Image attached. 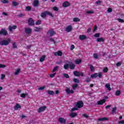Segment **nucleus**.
<instances>
[{
    "label": "nucleus",
    "instance_id": "1",
    "mask_svg": "<svg viewBox=\"0 0 124 124\" xmlns=\"http://www.w3.org/2000/svg\"><path fill=\"white\" fill-rule=\"evenodd\" d=\"M11 40L10 39H8L7 40H4L2 41H0V45H1L2 46H6L7 45H8L9 43H10V42Z\"/></svg>",
    "mask_w": 124,
    "mask_h": 124
},
{
    "label": "nucleus",
    "instance_id": "2",
    "mask_svg": "<svg viewBox=\"0 0 124 124\" xmlns=\"http://www.w3.org/2000/svg\"><path fill=\"white\" fill-rule=\"evenodd\" d=\"M73 74L76 77H80V76H81L82 77H84V73H80V72L77 71H74Z\"/></svg>",
    "mask_w": 124,
    "mask_h": 124
},
{
    "label": "nucleus",
    "instance_id": "3",
    "mask_svg": "<svg viewBox=\"0 0 124 124\" xmlns=\"http://www.w3.org/2000/svg\"><path fill=\"white\" fill-rule=\"evenodd\" d=\"M83 106L84 103H83L82 101L78 102L76 104V107H77L78 108H82Z\"/></svg>",
    "mask_w": 124,
    "mask_h": 124
},
{
    "label": "nucleus",
    "instance_id": "4",
    "mask_svg": "<svg viewBox=\"0 0 124 124\" xmlns=\"http://www.w3.org/2000/svg\"><path fill=\"white\" fill-rule=\"evenodd\" d=\"M8 32L6 30L4 29H1V31H0V35H7Z\"/></svg>",
    "mask_w": 124,
    "mask_h": 124
},
{
    "label": "nucleus",
    "instance_id": "5",
    "mask_svg": "<svg viewBox=\"0 0 124 124\" xmlns=\"http://www.w3.org/2000/svg\"><path fill=\"white\" fill-rule=\"evenodd\" d=\"M46 33L47 34H50V36H53V35L56 34V32L54 31L53 29H51L49 30Z\"/></svg>",
    "mask_w": 124,
    "mask_h": 124
},
{
    "label": "nucleus",
    "instance_id": "6",
    "mask_svg": "<svg viewBox=\"0 0 124 124\" xmlns=\"http://www.w3.org/2000/svg\"><path fill=\"white\" fill-rule=\"evenodd\" d=\"M46 108H47V107L46 106H43L41 107L38 109V113H41V112H43L46 110Z\"/></svg>",
    "mask_w": 124,
    "mask_h": 124
},
{
    "label": "nucleus",
    "instance_id": "7",
    "mask_svg": "<svg viewBox=\"0 0 124 124\" xmlns=\"http://www.w3.org/2000/svg\"><path fill=\"white\" fill-rule=\"evenodd\" d=\"M28 24L29 26H34V20L32 18H30L28 20Z\"/></svg>",
    "mask_w": 124,
    "mask_h": 124
},
{
    "label": "nucleus",
    "instance_id": "8",
    "mask_svg": "<svg viewBox=\"0 0 124 124\" xmlns=\"http://www.w3.org/2000/svg\"><path fill=\"white\" fill-rule=\"evenodd\" d=\"M25 32H26V34H30V33H31V29L29 28H25Z\"/></svg>",
    "mask_w": 124,
    "mask_h": 124
},
{
    "label": "nucleus",
    "instance_id": "9",
    "mask_svg": "<svg viewBox=\"0 0 124 124\" xmlns=\"http://www.w3.org/2000/svg\"><path fill=\"white\" fill-rule=\"evenodd\" d=\"M66 93H67V94H70V93H74V91L71 90H70V88H67L65 90Z\"/></svg>",
    "mask_w": 124,
    "mask_h": 124
},
{
    "label": "nucleus",
    "instance_id": "10",
    "mask_svg": "<svg viewBox=\"0 0 124 124\" xmlns=\"http://www.w3.org/2000/svg\"><path fill=\"white\" fill-rule=\"evenodd\" d=\"M72 31V26L71 25L68 26L65 29L66 32H70Z\"/></svg>",
    "mask_w": 124,
    "mask_h": 124
},
{
    "label": "nucleus",
    "instance_id": "11",
    "mask_svg": "<svg viewBox=\"0 0 124 124\" xmlns=\"http://www.w3.org/2000/svg\"><path fill=\"white\" fill-rule=\"evenodd\" d=\"M106 102V100L103 99L97 102L98 105H103Z\"/></svg>",
    "mask_w": 124,
    "mask_h": 124
},
{
    "label": "nucleus",
    "instance_id": "12",
    "mask_svg": "<svg viewBox=\"0 0 124 124\" xmlns=\"http://www.w3.org/2000/svg\"><path fill=\"white\" fill-rule=\"evenodd\" d=\"M59 122H60L61 124H65V123H66L65 119L62 117H60L59 118Z\"/></svg>",
    "mask_w": 124,
    "mask_h": 124
},
{
    "label": "nucleus",
    "instance_id": "13",
    "mask_svg": "<svg viewBox=\"0 0 124 124\" xmlns=\"http://www.w3.org/2000/svg\"><path fill=\"white\" fill-rule=\"evenodd\" d=\"M39 4V0H34L33 3V5L34 7H37Z\"/></svg>",
    "mask_w": 124,
    "mask_h": 124
},
{
    "label": "nucleus",
    "instance_id": "14",
    "mask_svg": "<svg viewBox=\"0 0 124 124\" xmlns=\"http://www.w3.org/2000/svg\"><path fill=\"white\" fill-rule=\"evenodd\" d=\"M70 5L69 2L66 1L62 3L63 7H68Z\"/></svg>",
    "mask_w": 124,
    "mask_h": 124
},
{
    "label": "nucleus",
    "instance_id": "15",
    "mask_svg": "<svg viewBox=\"0 0 124 124\" xmlns=\"http://www.w3.org/2000/svg\"><path fill=\"white\" fill-rule=\"evenodd\" d=\"M34 31H37V32L41 31H42V28L40 27H34Z\"/></svg>",
    "mask_w": 124,
    "mask_h": 124
},
{
    "label": "nucleus",
    "instance_id": "16",
    "mask_svg": "<svg viewBox=\"0 0 124 124\" xmlns=\"http://www.w3.org/2000/svg\"><path fill=\"white\" fill-rule=\"evenodd\" d=\"M54 55V56H58L59 57H62V52L61 51H58L56 52H55Z\"/></svg>",
    "mask_w": 124,
    "mask_h": 124
},
{
    "label": "nucleus",
    "instance_id": "17",
    "mask_svg": "<svg viewBox=\"0 0 124 124\" xmlns=\"http://www.w3.org/2000/svg\"><path fill=\"white\" fill-rule=\"evenodd\" d=\"M17 29V26L16 25H14L13 26H10L9 27V31H12V30H16Z\"/></svg>",
    "mask_w": 124,
    "mask_h": 124
},
{
    "label": "nucleus",
    "instance_id": "18",
    "mask_svg": "<svg viewBox=\"0 0 124 124\" xmlns=\"http://www.w3.org/2000/svg\"><path fill=\"white\" fill-rule=\"evenodd\" d=\"M79 38L80 40H85L87 38V36L85 35H80L79 36Z\"/></svg>",
    "mask_w": 124,
    "mask_h": 124
},
{
    "label": "nucleus",
    "instance_id": "19",
    "mask_svg": "<svg viewBox=\"0 0 124 124\" xmlns=\"http://www.w3.org/2000/svg\"><path fill=\"white\" fill-rule=\"evenodd\" d=\"M69 67L70 69H74L75 68V64L72 62H71L69 64Z\"/></svg>",
    "mask_w": 124,
    "mask_h": 124
},
{
    "label": "nucleus",
    "instance_id": "20",
    "mask_svg": "<svg viewBox=\"0 0 124 124\" xmlns=\"http://www.w3.org/2000/svg\"><path fill=\"white\" fill-rule=\"evenodd\" d=\"M78 114H77V113H74V112H71L69 114V116L70 117H71V118H75V117H77V116Z\"/></svg>",
    "mask_w": 124,
    "mask_h": 124
},
{
    "label": "nucleus",
    "instance_id": "21",
    "mask_svg": "<svg viewBox=\"0 0 124 124\" xmlns=\"http://www.w3.org/2000/svg\"><path fill=\"white\" fill-rule=\"evenodd\" d=\"M97 42H104L105 41V39L100 37V38H98L96 39Z\"/></svg>",
    "mask_w": 124,
    "mask_h": 124
},
{
    "label": "nucleus",
    "instance_id": "22",
    "mask_svg": "<svg viewBox=\"0 0 124 124\" xmlns=\"http://www.w3.org/2000/svg\"><path fill=\"white\" fill-rule=\"evenodd\" d=\"M99 122H102L103 121H108V118L107 117H103V118H99L98 119Z\"/></svg>",
    "mask_w": 124,
    "mask_h": 124
},
{
    "label": "nucleus",
    "instance_id": "23",
    "mask_svg": "<svg viewBox=\"0 0 124 124\" xmlns=\"http://www.w3.org/2000/svg\"><path fill=\"white\" fill-rule=\"evenodd\" d=\"M21 105H20L18 103L16 104V106L14 107V109L16 110H18V109L21 108Z\"/></svg>",
    "mask_w": 124,
    "mask_h": 124
},
{
    "label": "nucleus",
    "instance_id": "24",
    "mask_svg": "<svg viewBox=\"0 0 124 124\" xmlns=\"http://www.w3.org/2000/svg\"><path fill=\"white\" fill-rule=\"evenodd\" d=\"M46 92L49 95H54V94H55V92L53 91L47 90Z\"/></svg>",
    "mask_w": 124,
    "mask_h": 124
},
{
    "label": "nucleus",
    "instance_id": "25",
    "mask_svg": "<svg viewBox=\"0 0 124 124\" xmlns=\"http://www.w3.org/2000/svg\"><path fill=\"white\" fill-rule=\"evenodd\" d=\"M46 58V55H43L40 59V62H43L44 61H45V59Z\"/></svg>",
    "mask_w": 124,
    "mask_h": 124
},
{
    "label": "nucleus",
    "instance_id": "26",
    "mask_svg": "<svg viewBox=\"0 0 124 124\" xmlns=\"http://www.w3.org/2000/svg\"><path fill=\"white\" fill-rule=\"evenodd\" d=\"M105 88H106L108 91L110 92L111 91V87L110 86V84L109 83H107L105 85Z\"/></svg>",
    "mask_w": 124,
    "mask_h": 124
},
{
    "label": "nucleus",
    "instance_id": "27",
    "mask_svg": "<svg viewBox=\"0 0 124 124\" xmlns=\"http://www.w3.org/2000/svg\"><path fill=\"white\" fill-rule=\"evenodd\" d=\"M46 16H47V14L46 11L42 13L41 14V16L42 17V18H45Z\"/></svg>",
    "mask_w": 124,
    "mask_h": 124
},
{
    "label": "nucleus",
    "instance_id": "28",
    "mask_svg": "<svg viewBox=\"0 0 124 124\" xmlns=\"http://www.w3.org/2000/svg\"><path fill=\"white\" fill-rule=\"evenodd\" d=\"M20 72H21V69H20V68H18V69H17L16 71V72H15V74H14V75H18V74H19V73H20Z\"/></svg>",
    "mask_w": 124,
    "mask_h": 124
},
{
    "label": "nucleus",
    "instance_id": "29",
    "mask_svg": "<svg viewBox=\"0 0 124 124\" xmlns=\"http://www.w3.org/2000/svg\"><path fill=\"white\" fill-rule=\"evenodd\" d=\"M91 77V78H97V77H98V75H97V73L92 74Z\"/></svg>",
    "mask_w": 124,
    "mask_h": 124
},
{
    "label": "nucleus",
    "instance_id": "30",
    "mask_svg": "<svg viewBox=\"0 0 124 124\" xmlns=\"http://www.w3.org/2000/svg\"><path fill=\"white\" fill-rule=\"evenodd\" d=\"M81 62H82V60L81 59H77L75 61V63H76V64H80Z\"/></svg>",
    "mask_w": 124,
    "mask_h": 124
},
{
    "label": "nucleus",
    "instance_id": "31",
    "mask_svg": "<svg viewBox=\"0 0 124 124\" xmlns=\"http://www.w3.org/2000/svg\"><path fill=\"white\" fill-rule=\"evenodd\" d=\"M28 95H29V94L28 93H22L20 94V97H22V98H25V97H26V96Z\"/></svg>",
    "mask_w": 124,
    "mask_h": 124
},
{
    "label": "nucleus",
    "instance_id": "32",
    "mask_svg": "<svg viewBox=\"0 0 124 124\" xmlns=\"http://www.w3.org/2000/svg\"><path fill=\"white\" fill-rule=\"evenodd\" d=\"M12 4H13V6H18V5H19V3H18L15 1H13L12 2Z\"/></svg>",
    "mask_w": 124,
    "mask_h": 124
},
{
    "label": "nucleus",
    "instance_id": "33",
    "mask_svg": "<svg viewBox=\"0 0 124 124\" xmlns=\"http://www.w3.org/2000/svg\"><path fill=\"white\" fill-rule=\"evenodd\" d=\"M116 111H117V107L113 108L112 109L111 114H112V115H114V114H115V112H116Z\"/></svg>",
    "mask_w": 124,
    "mask_h": 124
},
{
    "label": "nucleus",
    "instance_id": "34",
    "mask_svg": "<svg viewBox=\"0 0 124 124\" xmlns=\"http://www.w3.org/2000/svg\"><path fill=\"white\" fill-rule=\"evenodd\" d=\"M73 81L74 82V83H76L77 84H79L80 82L79 79L76 78H73Z\"/></svg>",
    "mask_w": 124,
    "mask_h": 124
},
{
    "label": "nucleus",
    "instance_id": "35",
    "mask_svg": "<svg viewBox=\"0 0 124 124\" xmlns=\"http://www.w3.org/2000/svg\"><path fill=\"white\" fill-rule=\"evenodd\" d=\"M120 94H121V91L118 90L115 92V95H116V96H119Z\"/></svg>",
    "mask_w": 124,
    "mask_h": 124
},
{
    "label": "nucleus",
    "instance_id": "36",
    "mask_svg": "<svg viewBox=\"0 0 124 124\" xmlns=\"http://www.w3.org/2000/svg\"><path fill=\"white\" fill-rule=\"evenodd\" d=\"M74 22H80V19L78 17H74L73 18Z\"/></svg>",
    "mask_w": 124,
    "mask_h": 124
},
{
    "label": "nucleus",
    "instance_id": "37",
    "mask_svg": "<svg viewBox=\"0 0 124 124\" xmlns=\"http://www.w3.org/2000/svg\"><path fill=\"white\" fill-rule=\"evenodd\" d=\"M59 69V66H56L54 67L53 69L52 70V72H56Z\"/></svg>",
    "mask_w": 124,
    "mask_h": 124
},
{
    "label": "nucleus",
    "instance_id": "38",
    "mask_svg": "<svg viewBox=\"0 0 124 124\" xmlns=\"http://www.w3.org/2000/svg\"><path fill=\"white\" fill-rule=\"evenodd\" d=\"M86 13H87V14H93V13H94V12H93V11L89 10L86 11Z\"/></svg>",
    "mask_w": 124,
    "mask_h": 124
},
{
    "label": "nucleus",
    "instance_id": "39",
    "mask_svg": "<svg viewBox=\"0 0 124 124\" xmlns=\"http://www.w3.org/2000/svg\"><path fill=\"white\" fill-rule=\"evenodd\" d=\"M64 69H68V67H69V64L66 63L64 65Z\"/></svg>",
    "mask_w": 124,
    "mask_h": 124
},
{
    "label": "nucleus",
    "instance_id": "40",
    "mask_svg": "<svg viewBox=\"0 0 124 124\" xmlns=\"http://www.w3.org/2000/svg\"><path fill=\"white\" fill-rule=\"evenodd\" d=\"M90 68L91 71H94V67H93V65L91 64L90 65Z\"/></svg>",
    "mask_w": 124,
    "mask_h": 124
},
{
    "label": "nucleus",
    "instance_id": "41",
    "mask_svg": "<svg viewBox=\"0 0 124 124\" xmlns=\"http://www.w3.org/2000/svg\"><path fill=\"white\" fill-rule=\"evenodd\" d=\"M100 37V33H96L94 34V37L98 38Z\"/></svg>",
    "mask_w": 124,
    "mask_h": 124
},
{
    "label": "nucleus",
    "instance_id": "42",
    "mask_svg": "<svg viewBox=\"0 0 124 124\" xmlns=\"http://www.w3.org/2000/svg\"><path fill=\"white\" fill-rule=\"evenodd\" d=\"M93 56L94 59H95V60H97V59H98V55L96 53H94L93 54Z\"/></svg>",
    "mask_w": 124,
    "mask_h": 124
},
{
    "label": "nucleus",
    "instance_id": "43",
    "mask_svg": "<svg viewBox=\"0 0 124 124\" xmlns=\"http://www.w3.org/2000/svg\"><path fill=\"white\" fill-rule=\"evenodd\" d=\"M103 72L105 73H107L108 72V67H105L103 70Z\"/></svg>",
    "mask_w": 124,
    "mask_h": 124
},
{
    "label": "nucleus",
    "instance_id": "44",
    "mask_svg": "<svg viewBox=\"0 0 124 124\" xmlns=\"http://www.w3.org/2000/svg\"><path fill=\"white\" fill-rule=\"evenodd\" d=\"M77 87H78V84H75L73 85V90H76V89H77Z\"/></svg>",
    "mask_w": 124,
    "mask_h": 124
},
{
    "label": "nucleus",
    "instance_id": "45",
    "mask_svg": "<svg viewBox=\"0 0 124 124\" xmlns=\"http://www.w3.org/2000/svg\"><path fill=\"white\" fill-rule=\"evenodd\" d=\"M63 77L66 79H68V78H69V75H68L67 74H63Z\"/></svg>",
    "mask_w": 124,
    "mask_h": 124
},
{
    "label": "nucleus",
    "instance_id": "46",
    "mask_svg": "<svg viewBox=\"0 0 124 124\" xmlns=\"http://www.w3.org/2000/svg\"><path fill=\"white\" fill-rule=\"evenodd\" d=\"M117 20L119 23H124V20L122 18H118Z\"/></svg>",
    "mask_w": 124,
    "mask_h": 124
},
{
    "label": "nucleus",
    "instance_id": "47",
    "mask_svg": "<svg viewBox=\"0 0 124 124\" xmlns=\"http://www.w3.org/2000/svg\"><path fill=\"white\" fill-rule=\"evenodd\" d=\"M26 10L27 11H31V7L30 6H27L26 7Z\"/></svg>",
    "mask_w": 124,
    "mask_h": 124
},
{
    "label": "nucleus",
    "instance_id": "48",
    "mask_svg": "<svg viewBox=\"0 0 124 124\" xmlns=\"http://www.w3.org/2000/svg\"><path fill=\"white\" fill-rule=\"evenodd\" d=\"M46 15H49L51 17H53V14L50 13V12L46 11Z\"/></svg>",
    "mask_w": 124,
    "mask_h": 124
},
{
    "label": "nucleus",
    "instance_id": "49",
    "mask_svg": "<svg viewBox=\"0 0 124 124\" xmlns=\"http://www.w3.org/2000/svg\"><path fill=\"white\" fill-rule=\"evenodd\" d=\"M35 25H41V20H37L35 23Z\"/></svg>",
    "mask_w": 124,
    "mask_h": 124
},
{
    "label": "nucleus",
    "instance_id": "50",
    "mask_svg": "<svg viewBox=\"0 0 124 124\" xmlns=\"http://www.w3.org/2000/svg\"><path fill=\"white\" fill-rule=\"evenodd\" d=\"M1 2H2V3H4V4L8 3V0H1Z\"/></svg>",
    "mask_w": 124,
    "mask_h": 124
},
{
    "label": "nucleus",
    "instance_id": "51",
    "mask_svg": "<svg viewBox=\"0 0 124 124\" xmlns=\"http://www.w3.org/2000/svg\"><path fill=\"white\" fill-rule=\"evenodd\" d=\"M56 74H57V73H54L53 74H50V78H54V77H55V75H56Z\"/></svg>",
    "mask_w": 124,
    "mask_h": 124
},
{
    "label": "nucleus",
    "instance_id": "52",
    "mask_svg": "<svg viewBox=\"0 0 124 124\" xmlns=\"http://www.w3.org/2000/svg\"><path fill=\"white\" fill-rule=\"evenodd\" d=\"M53 10L54 11H59V8H58L56 6H54L53 7Z\"/></svg>",
    "mask_w": 124,
    "mask_h": 124
},
{
    "label": "nucleus",
    "instance_id": "53",
    "mask_svg": "<svg viewBox=\"0 0 124 124\" xmlns=\"http://www.w3.org/2000/svg\"><path fill=\"white\" fill-rule=\"evenodd\" d=\"M5 78V75L2 74L1 75V80H3Z\"/></svg>",
    "mask_w": 124,
    "mask_h": 124
},
{
    "label": "nucleus",
    "instance_id": "54",
    "mask_svg": "<svg viewBox=\"0 0 124 124\" xmlns=\"http://www.w3.org/2000/svg\"><path fill=\"white\" fill-rule=\"evenodd\" d=\"M6 67V65L2 64H0V68H3Z\"/></svg>",
    "mask_w": 124,
    "mask_h": 124
},
{
    "label": "nucleus",
    "instance_id": "55",
    "mask_svg": "<svg viewBox=\"0 0 124 124\" xmlns=\"http://www.w3.org/2000/svg\"><path fill=\"white\" fill-rule=\"evenodd\" d=\"M86 81L87 83H90V82H91V78H86Z\"/></svg>",
    "mask_w": 124,
    "mask_h": 124
},
{
    "label": "nucleus",
    "instance_id": "56",
    "mask_svg": "<svg viewBox=\"0 0 124 124\" xmlns=\"http://www.w3.org/2000/svg\"><path fill=\"white\" fill-rule=\"evenodd\" d=\"M44 89H45V86H43V87H41L39 88L38 89V90L39 91H42V90H44Z\"/></svg>",
    "mask_w": 124,
    "mask_h": 124
},
{
    "label": "nucleus",
    "instance_id": "57",
    "mask_svg": "<svg viewBox=\"0 0 124 124\" xmlns=\"http://www.w3.org/2000/svg\"><path fill=\"white\" fill-rule=\"evenodd\" d=\"M76 110H78V108H73L71 109V112L76 111Z\"/></svg>",
    "mask_w": 124,
    "mask_h": 124
},
{
    "label": "nucleus",
    "instance_id": "58",
    "mask_svg": "<svg viewBox=\"0 0 124 124\" xmlns=\"http://www.w3.org/2000/svg\"><path fill=\"white\" fill-rule=\"evenodd\" d=\"M97 26H96V25H95L94 26V28H93V31L94 32V31H97Z\"/></svg>",
    "mask_w": 124,
    "mask_h": 124
},
{
    "label": "nucleus",
    "instance_id": "59",
    "mask_svg": "<svg viewBox=\"0 0 124 124\" xmlns=\"http://www.w3.org/2000/svg\"><path fill=\"white\" fill-rule=\"evenodd\" d=\"M112 10H113L112 9V8H109L108 9V13H110L112 12Z\"/></svg>",
    "mask_w": 124,
    "mask_h": 124
},
{
    "label": "nucleus",
    "instance_id": "60",
    "mask_svg": "<svg viewBox=\"0 0 124 124\" xmlns=\"http://www.w3.org/2000/svg\"><path fill=\"white\" fill-rule=\"evenodd\" d=\"M98 77H99V78H101V77H102V73L101 72L99 73L98 75Z\"/></svg>",
    "mask_w": 124,
    "mask_h": 124
},
{
    "label": "nucleus",
    "instance_id": "61",
    "mask_svg": "<svg viewBox=\"0 0 124 124\" xmlns=\"http://www.w3.org/2000/svg\"><path fill=\"white\" fill-rule=\"evenodd\" d=\"M83 116L84 117V118H86V119H88L89 118V115H87V114H83Z\"/></svg>",
    "mask_w": 124,
    "mask_h": 124
},
{
    "label": "nucleus",
    "instance_id": "62",
    "mask_svg": "<svg viewBox=\"0 0 124 124\" xmlns=\"http://www.w3.org/2000/svg\"><path fill=\"white\" fill-rule=\"evenodd\" d=\"M13 47L14 48H17V45H16V43H14L13 44Z\"/></svg>",
    "mask_w": 124,
    "mask_h": 124
},
{
    "label": "nucleus",
    "instance_id": "63",
    "mask_svg": "<svg viewBox=\"0 0 124 124\" xmlns=\"http://www.w3.org/2000/svg\"><path fill=\"white\" fill-rule=\"evenodd\" d=\"M75 48V46H74V45H72L71 46V50H72Z\"/></svg>",
    "mask_w": 124,
    "mask_h": 124
},
{
    "label": "nucleus",
    "instance_id": "64",
    "mask_svg": "<svg viewBox=\"0 0 124 124\" xmlns=\"http://www.w3.org/2000/svg\"><path fill=\"white\" fill-rule=\"evenodd\" d=\"M118 124H124V120L119 121Z\"/></svg>",
    "mask_w": 124,
    "mask_h": 124
}]
</instances>
